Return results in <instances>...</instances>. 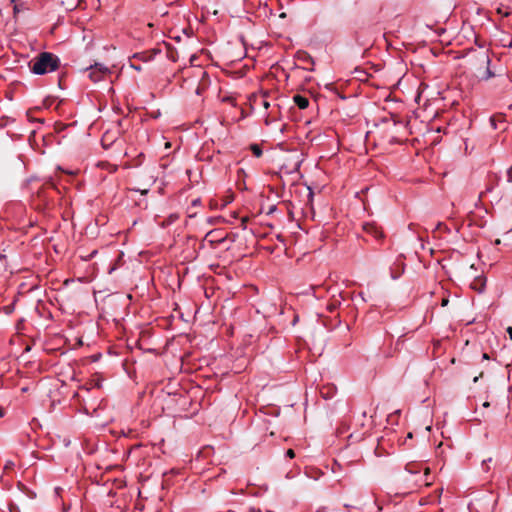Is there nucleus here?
Returning <instances> with one entry per match:
<instances>
[{"label": "nucleus", "mask_w": 512, "mask_h": 512, "mask_svg": "<svg viewBox=\"0 0 512 512\" xmlns=\"http://www.w3.org/2000/svg\"><path fill=\"white\" fill-rule=\"evenodd\" d=\"M59 59L51 53H41L34 61L32 71L35 74H45L58 68Z\"/></svg>", "instance_id": "f257e3e1"}, {"label": "nucleus", "mask_w": 512, "mask_h": 512, "mask_svg": "<svg viewBox=\"0 0 512 512\" xmlns=\"http://www.w3.org/2000/svg\"><path fill=\"white\" fill-rule=\"evenodd\" d=\"M109 72V69L102 64L96 63L94 66L90 67L89 78L93 82H98L102 79V76Z\"/></svg>", "instance_id": "f03ea898"}, {"label": "nucleus", "mask_w": 512, "mask_h": 512, "mask_svg": "<svg viewBox=\"0 0 512 512\" xmlns=\"http://www.w3.org/2000/svg\"><path fill=\"white\" fill-rule=\"evenodd\" d=\"M294 102L300 109H305L309 105V101L307 98L301 96V95H295L294 96Z\"/></svg>", "instance_id": "7ed1b4c3"}, {"label": "nucleus", "mask_w": 512, "mask_h": 512, "mask_svg": "<svg viewBox=\"0 0 512 512\" xmlns=\"http://www.w3.org/2000/svg\"><path fill=\"white\" fill-rule=\"evenodd\" d=\"M493 76V73L490 71V69L487 67L486 70H483V71H479L478 72V77L481 79V80H488L490 79L491 77Z\"/></svg>", "instance_id": "20e7f679"}, {"label": "nucleus", "mask_w": 512, "mask_h": 512, "mask_svg": "<svg viewBox=\"0 0 512 512\" xmlns=\"http://www.w3.org/2000/svg\"><path fill=\"white\" fill-rule=\"evenodd\" d=\"M484 284V280L475 279L474 282L471 284V287L475 290L482 291Z\"/></svg>", "instance_id": "39448f33"}, {"label": "nucleus", "mask_w": 512, "mask_h": 512, "mask_svg": "<svg viewBox=\"0 0 512 512\" xmlns=\"http://www.w3.org/2000/svg\"><path fill=\"white\" fill-rule=\"evenodd\" d=\"M251 151L256 157H260L262 155V150L257 144L251 145Z\"/></svg>", "instance_id": "423d86ee"}, {"label": "nucleus", "mask_w": 512, "mask_h": 512, "mask_svg": "<svg viewBox=\"0 0 512 512\" xmlns=\"http://www.w3.org/2000/svg\"><path fill=\"white\" fill-rule=\"evenodd\" d=\"M497 121H502V118L501 117H492L490 119L491 125L493 126L494 129L498 128V122Z\"/></svg>", "instance_id": "0eeeda50"}, {"label": "nucleus", "mask_w": 512, "mask_h": 512, "mask_svg": "<svg viewBox=\"0 0 512 512\" xmlns=\"http://www.w3.org/2000/svg\"><path fill=\"white\" fill-rule=\"evenodd\" d=\"M497 13H498V14H501V15H504V16H508V15H509V11H505V12H503V10H502V8H501V7H499V8L497 9Z\"/></svg>", "instance_id": "6e6552de"}, {"label": "nucleus", "mask_w": 512, "mask_h": 512, "mask_svg": "<svg viewBox=\"0 0 512 512\" xmlns=\"http://www.w3.org/2000/svg\"><path fill=\"white\" fill-rule=\"evenodd\" d=\"M287 456H288L289 458H294V457H295L294 450H292V449H288V450H287Z\"/></svg>", "instance_id": "1a4fd4ad"}, {"label": "nucleus", "mask_w": 512, "mask_h": 512, "mask_svg": "<svg viewBox=\"0 0 512 512\" xmlns=\"http://www.w3.org/2000/svg\"><path fill=\"white\" fill-rule=\"evenodd\" d=\"M508 181L512 182V167L508 170Z\"/></svg>", "instance_id": "9d476101"}, {"label": "nucleus", "mask_w": 512, "mask_h": 512, "mask_svg": "<svg viewBox=\"0 0 512 512\" xmlns=\"http://www.w3.org/2000/svg\"><path fill=\"white\" fill-rule=\"evenodd\" d=\"M448 302H449L448 298H443V299H442V302H441V305H442L443 307H445V306H447V305H448Z\"/></svg>", "instance_id": "9b49d317"}, {"label": "nucleus", "mask_w": 512, "mask_h": 512, "mask_svg": "<svg viewBox=\"0 0 512 512\" xmlns=\"http://www.w3.org/2000/svg\"><path fill=\"white\" fill-rule=\"evenodd\" d=\"M262 105L265 109H267L270 106L269 102L265 99L262 101Z\"/></svg>", "instance_id": "f8f14e48"}, {"label": "nucleus", "mask_w": 512, "mask_h": 512, "mask_svg": "<svg viewBox=\"0 0 512 512\" xmlns=\"http://www.w3.org/2000/svg\"><path fill=\"white\" fill-rule=\"evenodd\" d=\"M213 232H209L207 235H206V239H209L211 242L213 241Z\"/></svg>", "instance_id": "ddd939ff"}, {"label": "nucleus", "mask_w": 512, "mask_h": 512, "mask_svg": "<svg viewBox=\"0 0 512 512\" xmlns=\"http://www.w3.org/2000/svg\"><path fill=\"white\" fill-rule=\"evenodd\" d=\"M507 333L509 334V337L512 340V327L507 328Z\"/></svg>", "instance_id": "4468645a"}, {"label": "nucleus", "mask_w": 512, "mask_h": 512, "mask_svg": "<svg viewBox=\"0 0 512 512\" xmlns=\"http://www.w3.org/2000/svg\"><path fill=\"white\" fill-rule=\"evenodd\" d=\"M13 465H14V464H13V462L9 461V462H7V464H6L5 469H9V468H11Z\"/></svg>", "instance_id": "2eb2a0df"}, {"label": "nucleus", "mask_w": 512, "mask_h": 512, "mask_svg": "<svg viewBox=\"0 0 512 512\" xmlns=\"http://www.w3.org/2000/svg\"><path fill=\"white\" fill-rule=\"evenodd\" d=\"M490 60L488 57H485V59L483 60V64H489Z\"/></svg>", "instance_id": "dca6fc26"}, {"label": "nucleus", "mask_w": 512, "mask_h": 512, "mask_svg": "<svg viewBox=\"0 0 512 512\" xmlns=\"http://www.w3.org/2000/svg\"><path fill=\"white\" fill-rule=\"evenodd\" d=\"M482 375H483V373H481L479 376L475 377L474 380H473L474 383H476L478 381L479 377H482Z\"/></svg>", "instance_id": "f3484780"}, {"label": "nucleus", "mask_w": 512, "mask_h": 512, "mask_svg": "<svg viewBox=\"0 0 512 512\" xmlns=\"http://www.w3.org/2000/svg\"><path fill=\"white\" fill-rule=\"evenodd\" d=\"M483 406L487 408V407H489V406H490V404H489V402H484V403H483Z\"/></svg>", "instance_id": "a211bd4d"}, {"label": "nucleus", "mask_w": 512, "mask_h": 512, "mask_svg": "<svg viewBox=\"0 0 512 512\" xmlns=\"http://www.w3.org/2000/svg\"><path fill=\"white\" fill-rule=\"evenodd\" d=\"M483 359H489L488 354L484 353V354H483Z\"/></svg>", "instance_id": "6ab92c4d"}, {"label": "nucleus", "mask_w": 512, "mask_h": 512, "mask_svg": "<svg viewBox=\"0 0 512 512\" xmlns=\"http://www.w3.org/2000/svg\"><path fill=\"white\" fill-rule=\"evenodd\" d=\"M165 147H166V148H169V147H170V143H169V142H166V143H165Z\"/></svg>", "instance_id": "aec40b11"}, {"label": "nucleus", "mask_w": 512, "mask_h": 512, "mask_svg": "<svg viewBox=\"0 0 512 512\" xmlns=\"http://www.w3.org/2000/svg\"><path fill=\"white\" fill-rule=\"evenodd\" d=\"M429 472H430V469H429V468H426V470H425V474L427 475V474H429Z\"/></svg>", "instance_id": "412c9836"}, {"label": "nucleus", "mask_w": 512, "mask_h": 512, "mask_svg": "<svg viewBox=\"0 0 512 512\" xmlns=\"http://www.w3.org/2000/svg\"><path fill=\"white\" fill-rule=\"evenodd\" d=\"M146 193H147L146 189L141 191V194H143V195L146 194Z\"/></svg>", "instance_id": "4be33fe9"}, {"label": "nucleus", "mask_w": 512, "mask_h": 512, "mask_svg": "<svg viewBox=\"0 0 512 512\" xmlns=\"http://www.w3.org/2000/svg\"><path fill=\"white\" fill-rule=\"evenodd\" d=\"M426 430H427V431H430V430H431V426H430V425H428V426L426 427Z\"/></svg>", "instance_id": "5701e85b"}, {"label": "nucleus", "mask_w": 512, "mask_h": 512, "mask_svg": "<svg viewBox=\"0 0 512 512\" xmlns=\"http://www.w3.org/2000/svg\"><path fill=\"white\" fill-rule=\"evenodd\" d=\"M14 11L17 12L18 11V7L17 5L14 6Z\"/></svg>", "instance_id": "b1692460"}, {"label": "nucleus", "mask_w": 512, "mask_h": 512, "mask_svg": "<svg viewBox=\"0 0 512 512\" xmlns=\"http://www.w3.org/2000/svg\"><path fill=\"white\" fill-rule=\"evenodd\" d=\"M280 17L284 18V17H286V14L282 13V14H280Z\"/></svg>", "instance_id": "393cba45"}, {"label": "nucleus", "mask_w": 512, "mask_h": 512, "mask_svg": "<svg viewBox=\"0 0 512 512\" xmlns=\"http://www.w3.org/2000/svg\"><path fill=\"white\" fill-rule=\"evenodd\" d=\"M13 3H15L17 0H11Z\"/></svg>", "instance_id": "a878e982"}, {"label": "nucleus", "mask_w": 512, "mask_h": 512, "mask_svg": "<svg viewBox=\"0 0 512 512\" xmlns=\"http://www.w3.org/2000/svg\"><path fill=\"white\" fill-rule=\"evenodd\" d=\"M2 416V412L0 411V417Z\"/></svg>", "instance_id": "bb28decb"}]
</instances>
